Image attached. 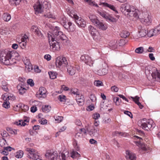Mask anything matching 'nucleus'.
<instances>
[{
  "mask_svg": "<svg viewBox=\"0 0 160 160\" xmlns=\"http://www.w3.org/2000/svg\"><path fill=\"white\" fill-rule=\"evenodd\" d=\"M48 37L50 49L53 52L59 51L60 47L58 41L59 40H64L66 37L62 32L60 31L59 28L55 27L53 33H48Z\"/></svg>",
  "mask_w": 160,
  "mask_h": 160,
  "instance_id": "f257e3e1",
  "label": "nucleus"
},
{
  "mask_svg": "<svg viewBox=\"0 0 160 160\" xmlns=\"http://www.w3.org/2000/svg\"><path fill=\"white\" fill-rule=\"evenodd\" d=\"M19 59L18 54L15 51L5 49L0 52V62L3 64H14Z\"/></svg>",
  "mask_w": 160,
  "mask_h": 160,
  "instance_id": "f03ea898",
  "label": "nucleus"
},
{
  "mask_svg": "<svg viewBox=\"0 0 160 160\" xmlns=\"http://www.w3.org/2000/svg\"><path fill=\"white\" fill-rule=\"evenodd\" d=\"M121 10L125 12H127V17L132 20H136L138 18V15L140 11L136 9L134 7L128 3H125L122 5Z\"/></svg>",
  "mask_w": 160,
  "mask_h": 160,
  "instance_id": "7ed1b4c3",
  "label": "nucleus"
},
{
  "mask_svg": "<svg viewBox=\"0 0 160 160\" xmlns=\"http://www.w3.org/2000/svg\"><path fill=\"white\" fill-rule=\"evenodd\" d=\"M138 125L143 129L147 131L153 129L155 126L153 120L151 119L147 120L145 119L139 121Z\"/></svg>",
  "mask_w": 160,
  "mask_h": 160,
  "instance_id": "20e7f679",
  "label": "nucleus"
},
{
  "mask_svg": "<svg viewBox=\"0 0 160 160\" xmlns=\"http://www.w3.org/2000/svg\"><path fill=\"white\" fill-rule=\"evenodd\" d=\"M138 18L141 22L146 25H149L152 22V19L151 16L147 12L140 11L138 15Z\"/></svg>",
  "mask_w": 160,
  "mask_h": 160,
  "instance_id": "39448f33",
  "label": "nucleus"
},
{
  "mask_svg": "<svg viewBox=\"0 0 160 160\" xmlns=\"http://www.w3.org/2000/svg\"><path fill=\"white\" fill-rule=\"evenodd\" d=\"M150 67H147L145 69L146 74H151L152 76L155 80L160 82V70H158L155 67H152L151 70Z\"/></svg>",
  "mask_w": 160,
  "mask_h": 160,
  "instance_id": "423d86ee",
  "label": "nucleus"
},
{
  "mask_svg": "<svg viewBox=\"0 0 160 160\" xmlns=\"http://www.w3.org/2000/svg\"><path fill=\"white\" fill-rule=\"evenodd\" d=\"M2 98L4 100L2 104L3 107L6 108H8L10 107V102L8 101L11 100L13 101L15 100V96L12 94L6 93L2 96Z\"/></svg>",
  "mask_w": 160,
  "mask_h": 160,
  "instance_id": "0eeeda50",
  "label": "nucleus"
},
{
  "mask_svg": "<svg viewBox=\"0 0 160 160\" xmlns=\"http://www.w3.org/2000/svg\"><path fill=\"white\" fill-rule=\"evenodd\" d=\"M88 29L93 39L97 42H100L101 39V36L98 31L91 25L88 26Z\"/></svg>",
  "mask_w": 160,
  "mask_h": 160,
  "instance_id": "6e6552de",
  "label": "nucleus"
},
{
  "mask_svg": "<svg viewBox=\"0 0 160 160\" xmlns=\"http://www.w3.org/2000/svg\"><path fill=\"white\" fill-rule=\"evenodd\" d=\"M26 151L28 152V157L29 158L34 160L39 159V156L38 155L37 152L34 149L27 148Z\"/></svg>",
  "mask_w": 160,
  "mask_h": 160,
  "instance_id": "1a4fd4ad",
  "label": "nucleus"
},
{
  "mask_svg": "<svg viewBox=\"0 0 160 160\" xmlns=\"http://www.w3.org/2000/svg\"><path fill=\"white\" fill-rule=\"evenodd\" d=\"M55 63L56 66L58 68H60L62 65L64 67H67L68 64L66 58L65 57L58 56L56 58Z\"/></svg>",
  "mask_w": 160,
  "mask_h": 160,
  "instance_id": "9d476101",
  "label": "nucleus"
},
{
  "mask_svg": "<svg viewBox=\"0 0 160 160\" xmlns=\"http://www.w3.org/2000/svg\"><path fill=\"white\" fill-rule=\"evenodd\" d=\"M45 156L48 160H56L58 155L57 151L48 150L47 151Z\"/></svg>",
  "mask_w": 160,
  "mask_h": 160,
  "instance_id": "9b49d317",
  "label": "nucleus"
},
{
  "mask_svg": "<svg viewBox=\"0 0 160 160\" xmlns=\"http://www.w3.org/2000/svg\"><path fill=\"white\" fill-rule=\"evenodd\" d=\"M71 17L74 18L75 22L79 27H84L86 26V22L81 17H79L77 15L72 14Z\"/></svg>",
  "mask_w": 160,
  "mask_h": 160,
  "instance_id": "f8f14e48",
  "label": "nucleus"
},
{
  "mask_svg": "<svg viewBox=\"0 0 160 160\" xmlns=\"http://www.w3.org/2000/svg\"><path fill=\"white\" fill-rule=\"evenodd\" d=\"M46 92L47 91L45 88L43 87H40L39 91L36 94V96L39 99L45 98L47 97Z\"/></svg>",
  "mask_w": 160,
  "mask_h": 160,
  "instance_id": "ddd939ff",
  "label": "nucleus"
},
{
  "mask_svg": "<svg viewBox=\"0 0 160 160\" xmlns=\"http://www.w3.org/2000/svg\"><path fill=\"white\" fill-rule=\"evenodd\" d=\"M80 60L90 67L93 65V61L92 60L91 58L88 55L82 56L80 58Z\"/></svg>",
  "mask_w": 160,
  "mask_h": 160,
  "instance_id": "4468645a",
  "label": "nucleus"
},
{
  "mask_svg": "<svg viewBox=\"0 0 160 160\" xmlns=\"http://www.w3.org/2000/svg\"><path fill=\"white\" fill-rule=\"evenodd\" d=\"M138 30L137 36L138 38L143 37L147 35L148 30L144 28V27L140 25L138 27Z\"/></svg>",
  "mask_w": 160,
  "mask_h": 160,
  "instance_id": "2eb2a0df",
  "label": "nucleus"
},
{
  "mask_svg": "<svg viewBox=\"0 0 160 160\" xmlns=\"http://www.w3.org/2000/svg\"><path fill=\"white\" fill-rule=\"evenodd\" d=\"M33 8L35 12V13H41L43 10V7L39 1H38L34 4Z\"/></svg>",
  "mask_w": 160,
  "mask_h": 160,
  "instance_id": "dca6fc26",
  "label": "nucleus"
},
{
  "mask_svg": "<svg viewBox=\"0 0 160 160\" xmlns=\"http://www.w3.org/2000/svg\"><path fill=\"white\" fill-rule=\"evenodd\" d=\"M95 26L101 30L105 31L108 28V24L106 23L99 20Z\"/></svg>",
  "mask_w": 160,
  "mask_h": 160,
  "instance_id": "f3484780",
  "label": "nucleus"
},
{
  "mask_svg": "<svg viewBox=\"0 0 160 160\" xmlns=\"http://www.w3.org/2000/svg\"><path fill=\"white\" fill-rule=\"evenodd\" d=\"M126 158L127 160H136V159L135 154L128 150L126 151Z\"/></svg>",
  "mask_w": 160,
  "mask_h": 160,
  "instance_id": "a211bd4d",
  "label": "nucleus"
},
{
  "mask_svg": "<svg viewBox=\"0 0 160 160\" xmlns=\"http://www.w3.org/2000/svg\"><path fill=\"white\" fill-rule=\"evenodd\" d=\"M64 28L68 32H73L75 29V26L71 22H68Z\"/></svg>",
  "mask_w": 160,
  "mask_h": 160,
  "instance_id": "6ab92c4d",
  "label": "nucleus"
},
{
  "mask_svg": "<svg viewBox=\"0 0 160 160\" xmlns=\"http://www.w3.org/2000/svg\"><path fill=\"white\" fill-rule=\"evenodd\" d=\"M99 5H102V6L111 9L114 11L116 13H118V10H117V9H116L115 7L113 5L109 4L105 2H100V3H99Z\"/></svg>",
  "mask_w": 160,
  "mask_h": 160,
  "instance_id": "aec40b11",
  "label": "nucleus"
},
{
  "mask_svg": "<svg viewBox=\"0 0 160 160\" xmlns=\"http://www.w3.org/2000/svg\"><path fill=\"white\" fill-rule=\"evenodd\" d=\"M78 67H75L73 66H68L67 67V71L68 73L71 75H74L76 71V70H78Z\"/></svg>",
  "mask_w": 160,
  "mask_h": 160,
  "instance_id": "412c9836",
  "label": "nucleus"
},
{
  "mask_svg": "<svg viewBox=\"0 0 160 160\" xmlns=\"http://www.w3.org/2000/svg\"><path fill=\"white\" fill-rule=\"evenodd\" d=\"M17 88L20 94H23L26 92L27 89L26 86L24 84H19L17 86Z\"/></svg>",
  "mask_w": 160,
  "mask_h": 160,
  "instance_id": "4be33fe9",
  "label": "nucleus"
},
{
  "mask_svg": "<svg viewBox=\"0 0 160 160\" xmlns=\"http://www.w3.org/2000/svg\"><path fill=\"white\" fill-rule=\"evenodd\" d=\"M76 100L78 104L80 106L83 105L84 102V96L82 95H77L76 96Z\"/></svg>",
  "mask_w": 160,
  "mask_h": 160,
  "instance_id": "5701e85b",
  "label": "nucleus"
},
{
  "mask_svg": "<svg viewBox=\"0 0 160 160\" xmlns=\"http://www.w3.org/2000/svg\"><path fill=\"white\" fill-rule=\"evenodd\" d=\"M130 98L132 99L133 101L138 105L140 109H142L143 108V106L139 102L140 98L138 96H136L135 97L131 96Z\"/></svg>",
  "mask_w": 160,
  "mask_h": 160,
  "instance_id": "b1692460",
  "label": "nucleus"
},
{
  "mask_svg": "<svg viewBox=\"0 0 160 160\" xmlns=\"http://www.w3.org/2000/svg\"><path fill=\"white\" fill-rule=\"evenodd\" d=\"M97 12L104 19H105L106 16H107L108 13L107 12L105 11L100 8H98L97 10Z\"/></svg>",
  "mask_w": 160,
  "mask_h": 160,
  "instance_id": "393cba45",
  "label": "nucleus"
},
{
  "mask_svg": "<svg viewBox=\"0 0 160 160\" xmlns=\"http://www.w3.org/2000/svg\"><path fill=\"white\" fill-rule=\"evenodd\" d=\"M28 122L29 120L27 119L21 120L18 122H16L15 124L18 126H24L26 125H27V123H28Z\"/></svg>",
  "mask_w": 160,
  "mask_h": 160,
  "instance_id": "a878e982",
  "label": "nucleus"
},
{
  "mask_svg": "<svg viewBox=\"0 0 160 160\" xmlns=\"http://www.w3.org/2000/svg\"><path fill=\"white\" fill-rule=\"evenodd\" d=\"M88 132L89 134L92 136H96L97 135V128L93 127L90 129V130H88Z\"/></svg>",
  "mask_w": 160,
  "mask_h": 160,
  "instance_id": "bb28decb",
  "label": "nucleus"
},
{
  "mask_svg": "<svg viewBox=\"0 0 160 160\" xmlns=\"http://www.w3.org/2000/svg\"><path fill=\"white\" fill-rule=\"evenodd\" d=\"M0 33L1 34L5 36L8 35L9 33V31L8 28L6 27L2 28L0 30Z\"/></svg>",
  "mask_w": 160,
  "mask_h": 160,
  "instance_id": "cd10ccee",
  "label": "nucleus"
},
{
  "mask_svg": "<svg viewBox=\"0 0 160 160\" xmlns=\"http://www.w3.org/2000/svg\"><path fill=\"white\" fill-rule=\"evenodd\" d=\"M89 18L94 25L97 23H98V22L99 20L96 16L95 15H89Z\"/></svg>",
  "mask_w": 160,
  "mask_h": 160,
  "instance_id": "c85d7f7f",
  "label": "nucleus"
},
{
  "mask_svg": "<svg viewBox=\"0 0 160 160\" xmlns=\"http://www.w3.org/2000/svg\"><path fill=\"white\" fill-rule=\"evenodd\" d=\"M66 19L65 17L64 16H62L60 17L58 21L60 24L63 26L64 28L65 26L67 24L68 22L66 21Z\"/></svg>",
  "mask_w": 160,
  "mask_h": 160,
  "instance_id": "c756f323",
  "label": "nucleus"
},
{
  "mask_svg": "<svg viewBox=\"0 0 160 160\" xmlns=\"http://www.w3.org/2000/svg\"><path fill=\"white\" fill-rule=\"evenodd\" d=\"M108 22H116L117 19L111 16L109 13H108L105 19Z\"/></svg>",
  "mask_w": 160,
  "mask_h": 160,
  "instance_id": "7c9ffc66",
  "label": "nucleus"
},
{
  "mask_svg": "<svg viewBox=\"0 0 160 160\" xmlns=\"http://www.w3.org/2000/svg\"><path fill=\"white\" fill-rule=\"evenodd\" d=\"M136 144L142 150L145 151L147 150V148L146 145L145 144L141 143L140 141L136 142Z\"/></svg>",
  "mask_w": 160,
  "mask_h": 160,
  "instance_id": "2f4dec72",
  "label": "nucleus"
},
{
  "mask_svg": "<svg viewBox=\"0 0 160 160\" xmlns=\"http://www.w3.org/2000/svg\"><path fill=\"white\" fill-rule=\"evenodd\" d=\"M8 84L7 82L5 81H2V82L1 87L4 91L8 92Z\"/></svg>",
  "mask_w": 160,
  "mask_h": 160,
  "instance_id": "473e14b6",
  "label": "nucleus"
},
{
  "mask_svg": "<svg viewBox=\"0 0 160 160\" xmlns=\"http://www.w3.org/2000/svg\"><path fill=\"white\" fill-rule=\"evenodd\" d=\"M4 20L6 22H8L10 21L11 19V16L8 13H4L2 16Z\"/></svg>",
  "mask_w": 160,
  "mask_h": 160,
  "instance_id": "72a5a7b5",
  "label": "nucleus"
},
{
  "mask_svg": "<svg viewBox=\"0 0 160 160\" xmlns=\"http://www.w3.org/2000/svg\"><path fill=\"white\" fill-rule=\"evenodd\" d=\"M130 33L127 31L123 30L120 34L121 37L122 38H126L129 35Z\"/></svg>",
  "mask_w": 160,
  "mask_h": 160,
  "instance_id": "f704fd0d",
  "label": "nucleus"
},
{
  "mask_svg": "<svg viewBox=\"0 0 160 160\" xmlns=\"http://www.w3.org/2000/svg\"><path fill=\"white\" fill-rule=\"evenodd\" d=\"M48 73L51 79H55L57 78V73L56 72L51 71L48 72Z\"/></svg>",
  "mask_w": 160,
  "mask_h": 160,
  "instance_id": "c9c22d12",
  "label": "nucleus"
},
{
  "mask_svg": "<svg viewBox=\"0 0 160 160\" xmlns=\"http://www.w3.org/2000/svg\"><path fill=\"white\" fill-rule=\"evenodd\" d=\"M51 109V107L49 105H46L42 107V111L48 113L49 112Z\"/></svg>",
  "mask_w": 160,
  "mask_h": 160,
  "instance_id": "e433bc0d",
  "label": "nucleus"
},
{
  "mask_svg": "<svg viewBox=\"0 0 160 160\" xmlns=\"http://www.w3.org/2000/svg\"><path fill=\"white\" fill-rule=\"evenodd\" d=\"M87 3L91 6H94L96 7H98V5L96 2L92 0H88L87 2Z\"/></svg>",
  "mask_w": 160,
  "mask_h": 160,
  "instance_id": "4c0bfd02",
  "label": "nucleus"
},
{
  "mask_svg": "<svg viewBox=\"0 0 160 160\" xmlns=\"http://www.w3.org/2000/svg\"><path fill=\"white\" fill-rule=\"evenodd\" d=\"M23 155V152L22 150H19L17 152L15 157L18 158H21Z\"/></svg>",
  "mask_w": 160,
  "mask_h": 160,
  "instance_id": "58836bf2",
  "label": "nucleus"
},
{
  "mask_svg": "<svg viewBox=\"0 0 160 160\" xmlns=\"http://www.w3.org/2000/svg\"><path fill=\"white\" fill-rule=\"evenodd\" d=\"M80 156V154L77 151H73L71 153V156L72 158L79 157Z\"/></svg>",
  "mask_w": 160,
  "mask_h": 160,
  "instance_id": "ea45409f",
  "label": "nucleus"
},
{
  "mask_svg": "<svg viewBox=\"0 0 160 160\" xmlns=\"http://www.w3.org/2000/svg\"><path fill=\"white\" fill-rule=\"evenodd\" d=\"M94 84L95 86L98 87L103 86L102 82L99 80H95L94 82Z\"/></svg>",
  "mask_w": 160,
  "mask_h": 160,
  "instance_id": "a19ab883",
  "label": "nucleus"
},
{
  "mask_svg": "<svg viewBox=\"0 0 160 160\" xmlns=\"http://www.w3.org/2000/svg\"><path fill=\"white\" fill-rule=\"evenodd\" d=\"M112 134L113 136L117 135H119L123 137H126L127 136V133L125 132H122L118 131H115L112 132Z\"/></svg>",
  "mask_w": 160,
  "mask_h": 160,
  "instance_id": "79ce46f5",
  "label": "nucleus"
},
{
  "mask_svg": "<svg viewBox=\"0 0 160 160\" xmlns=\"http://www.w3.org/2000/svg\"><path fill=\"white\" fill-rule=\"evenodd\" d=\"M66 96L63 95H60L58 96V99L61 102H64L66 100Z\"/></svg>",
  "mask_w": 160,
  "mask_h": 160,
  "instance_id": "37998d69",
  "label": "nucleus"
},
{
  "mask_svg": "<svg viewBox=\"0 0 160 160\" xmlns=\"http://www.w3.org/2000/svg\"><path fill=\"white\" fill-rule=\"evenodd\" d=\"M107 70L106 69L103 68L101 70H99L98 71V74L100 76L105 75L107 73Z\"/></svg>",
  "mask_w": 160,
  "mask_h": 160,
  "instance_id": "c03bdc74",
  "label": "nucleus"
},
{
  "mask_svg": "<svg viewBox=\"0 0 160 160\" xmlns=\"http://www.w3.org/2000/svg\"><path fill=\"white\" fill-rule=\"evenodd\" d=\"M143 51V48L142 47H140L137 48L135 50V52L136 53L141 54Z\"/></svg>",
  "mask_w": 160,
  "mask_h": 160,
  "instance_id": "a18cd8bd",
  "label": "nucleus"
},
{
  "mask_svg": "<svg viewBox=\"0 0 160 160\" xmlns=\"http://www.w3.org/2000/svg\"><path fill=\"white\" fill-rule=\"evenodd\" d=\"M44 16L48 18H52L54 19L56 18L55 16L53 14H52L51 12H50L46 15H44Z\"/></svg>",
  "mask_w": 160,
  "mask_h": 160,
  "instance_id": "49530a36",
  "label": "nucleus"
},
{
  "mask_svg": "<svg viewBox=\"0 0 160 160\" xmlns=\"http://www.w3.org/2000/svg\"><path fill=\"white\" fill-rule=\"evenodd\" d=\"M10 133L12 134L16 135L17 134V130L16 129H13L11 128H9V130H8Z\"/></svg>",
  "mask_w": 160,
  "mask_h": 160,
  "instance_id": "de8ad7c7",
  "label": "nucleus"
},
{
  "mask_svg": "<svg viewBox=\"0 0 160 160\" xmlns=\"http://www.w3.org/2000/svg\"><path fill=\"white\" fill-rule=\"evenodd\" d=\"M21 109L24 112H26L29 110V107L27 105L22 103V108Z\"/></svg>",
  "mask_w": 160,
  "mask_h": 160,
  "instance_id": "09e8293b",
  "label": "nucleus"
},
{
  "mask_svg": "<svg viewBox=\"0 0 160 160\" xmlns=\"http://www.w3.org/2000/svg\"><path fill=\"white\" fill-rule=\"evenodd\" d=\"M22 103H20L16 105L13 108V109L15 111H18L20 109H21L22 108Z\"/></svg>",
  "mask_w": 160,
  "mask_h": 160,
  "instance_id": "8fccbe9b",
  "label": "nucleus"
},
{
  "mask_svg": "<svg viewBox=\"0 0 160 160\" xmlns=\"http://www.w3.org/2000/svg\"><path fill=\"white\" fill-rule=\"evenodd\" d=\"M22 0H9L11 4L15 3L16 5H18Z\"/></svg>",
  "mask_w": 160,
  "mask_h": 160,
  "instance_id": "3c124183",
  "label": "nucleus"
},
{
  "mask_svg": "<svg viewBox=\"0 0 160 160\" xmlns=\"http://www.w3.org/2000/svg\"><path fill=\"white\" fill-rule=\"evenodd\" d=\"M23 62L25 66H27L31 64L29 60L26 58L23 59Z\"/></svg>",
  "mask_w": 160,
  "mask_h": 160,
  "instance_id": "603ef678",
  "label": "nucleus"
},
{
  "mask_svg": "<svg viewBox=\"0 0 160 160\" xmlns=\"http://www.w3.org/2000/svg\"><path fill=\"white\" fill-rule=\"evenodd\" d=\"M28 36L26 34H24L23 36H22L21 38V42H27V40L28 39Z\"/></svg>",
  "mask_w": 160,
  "mask_h": 160,
  "instance_id": "864d4df0",
  "label": "nucleus"
},
{
  "mask_svg": "<svg viewBox=\"0 0 160 160\" xmlns=\"http://www.w3.org/2000/svg\"><path fill=\"white\" fill-rule=\"evenodd\" d=\"M100 117V115L98 113H94L92 115L93 118L95 120H98Z\"/></svg>",
  "mask_w": 160,
  "mask_h": 160,
  "instance_id": "5fc2aeb1",
  "label": "nucleus"
},
{
  "mask_svg": "<svg viewBox=\"0 0 160 160\" xmlns=\"http://www.w3.org/2000/svg\"><path fill=\"white\" fill-rule=\"evenodd\" d=\"M6 140L3 138L0 139V146L3 147L5 144Z\"/></svg>",
  "mask_w": 160,
  "mask_h": 160,
  "instance_id": "6e6d98bb",
  "label": "nucleus"
},
{
  "mask_svg": "<svg viewBox=\"0 0 160 160\" xmlns=\"http://www.w3.org/2000/svg\"><path fill=\"white\" fill-rule=\"evenodd\" d=\"M82 134L80 132H78L75 135V137L77 139H80L82 138Z\"/></svg>",
  "mask_w": 160,
  "mask_h": 160,
  "instance_id": "4d7b16f0",
  "label": "nucleus"
},
{
  "mask_svg": "<svg viewBox=\"0 0 160 160\" xmlns=\"http://www.w3.org/2000/svg\"><path fill=\"white\" fill-rule=\"evenodd\" d=\"M27 82L31 86L33 87L34 85V83L33 80L31 79H29L27 80Z\"/></svg>",
  "mask_w": 160,
  "mask_h": 160,
  "instance_id": "13d9d810",
  "label": "nucleus"
},
{
  "mask_svg": "<svg viewBox=\"0 0 160 160\" xmlns=\"http://www.w3.org/2000/svg\"><path fill=\"white\" fill-rule=\"evenodd\" d=\"M154 31L152 29L150 30L149 32L148 31L147 34L148 36V37H151L154 36V32H153Z\"/></svg>",
  "mask_w": 160,
  "mask_h": 160,
  "instance_id": "bf43d9fd",
  "label": "nucleus"
},
{
  "mask_svg": "<svg viewBox=\"0 0 160 160\" xmlns=\"http://www.w3.org/2000/svg\"><path fill=\"white\" fill-rule=\"evenodd\" d=\"M63 117L62 116H58L56 117L55 120L57 121L58 122H61L63 119Z\"/></svg>",
  "mask_w": 160,
  "mask_h": 160,
  "instance_id": "052dcab7",
  "label": "nucleus"
},
{
  "mask_svg": "<svg viewBox=\"0 0 160 160\" xmlns=\"http://www.w3.org/2000/svg\"><path fill=\"white\" fill-rule=\"evenodd\" d=\"M66 128V127L65 126H63L59 130V132H58L56 134V137H57L59 135V133L61 132H62L65 131Z\"/></svg>",
  "mask_w": 160,
  "mask_h": 160,
  "instance_id": "680f3d73",
  "label": "nucleus"
},
{
  "mask_svg": "<svg viewBox=\"0 0 160 160\" xmlns=\"http://www.w3.org/2000/svg\"><path fill=\"white\" fill-rule=\"evenodd\" d=\"M111 90L112 92H117L118 90V88L115 86H114L111 87Z\"/></svg>",
  "mask_w": 160,
  "mask_h": 160,
  "instance_id": "e2e57ef3",
  "label": "nucleus"
},
{
  "mask_svg": "<svg viewBox=\"0 0 160 160\" xmlns=\"http://www.w3.org/2000/svg\"><path fill=\"white\" fill-rule=\"evenodd\" d=\"M25 69L28 72L30 71L32 69V67L31 64L25 66Z\"/></svg>",
  "mask_w": 160,
  "mask_h": 160,
  "instance_id": "0e129e2a",
  "label": "nucleus"
},
{
  "mask_svg": "<svg viewBox=\"0 0 160 160\" xmlns=\"http://www.w3.org/2000/svg\"><path fill=\"white\" fill-rule=\"evenodd\" d=\"M90 98L92 102H94L96 101V98L94 94H91Z\"/></svg>",
  "mask_w": 160,
  "mask_h": 160,
  "instance_id": "69168bd1",
  "label": "nucleus"
},
{
  "mask_svg": "<svg viewBox=\"0 0 160 160\" xmlns=\"http://www.w3.org/2000/svg\"><path fill=\"white\" fill-rule=\"evenodd\" d=\"M8 135V133L6 131H3L1 133V135L3 138L7 137Z\"/></svg>",
  "mask_w": 160,
  "mask_h": 160,
  "instance_id": "338daca9",
  "label": "nucleus"
},
{
  "mask_svg": "<svg viewBox=\"0 0 160 160\" xmlns=\"http://www.w3.org/2000/svg\"><path fill=\"white\" fill-rule=\"evenodd\" d=\"M60 160H67L65 155L64 153H61V156L60 157Z\"/></svg>",
  "mask_w": 160,
  "mask_h": 160,
  "instance_id": "774afa93",
  "label": "nucleus"
}]
</instances>
